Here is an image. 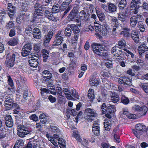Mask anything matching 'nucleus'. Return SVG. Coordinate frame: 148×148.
Segmentation results:
<instances>
[{
    "label": "nucleus",
    "mask_w": 148,
    "mask_h": 148,
    "mask_svg": "<svg viewBox=\"0 0 148 148\" xmlns=\"http://www.w3.org/2000/svg\"><path fill=\"white\" fill-rule=\"evenodd\" d=\"M17 134L18 136L21 137H24L25 135L30 133L32 130L30 128L25 127L22 125H18L17 128Z\"/></svg>",
    "instance_id": "423d86ee"
},
{
    "label": "nucleus",
    "mask_w": 148,
    "mask_h": 148,
    "mask_svg": "<svg viewBox=\"0 0 148 148\" xmlns=\"http://www.w3.org/2000/svg\"><path fill=\"white\" fill-rule=\"evenodd\" d=\"M140 8L144 11L148 10V4L145 1H144L143 3L142 6L140 5Z\"/></svg>",
    "instance_id": "052dcab7"
},
{
    "label": "nucleus",
    "mask_w": 148,
    "mask_h": 148,
    "mask_svg": "<svg viewBox=\"0 0 148 148\" xmlns=\"http://www.w3.org/2000/svg\"><path fill=\"white\" fill-rule=\"evenodd\" d=\"M70 95L72 97L71 99L73 97L77 99H79V96L78 93L74 88L71 89Z\"/></svg>",
    "instance_id": "4c0bfd02"
},
{
    "label": "nucleus",
    "mask_w": 148,
    "mask_h": 148,
    "mask_svg": "<svg viewBox=\"0 0 148 148\" xmlns=\"http://www.w3.org/2000/svg\"><path fill=\"white\" fill-rule=\"evenodd\" d=\"M110 97L112 101L114 103H117L120 100V97L118 94L115 92H112Z\"/></svg>",
    "instance_id": "a878e982"
},
{
    "label": "nucleus",
    "mask_w": 148,
    "mask_h": 148,
    "mask_svg": "<svg viewBox=\"0 0 148 148\" xmlns=\"http://www.w3.org/2000/svg\"><path fill=\"white\" fill-rule=\"evenodd\" d=\"M91 47L95 53L98 55L106 57L108 55V52H106V50L105 45L94 43L92 44Z\"/></svg>",
    "instance_id": "f03ea898"
},
{
    "label": "nucleus",
    "mask_w": 148,
    "mask_h": 148,
    "mask_svg": "<svg viewBox=\"0 0 148 148\" xmlns=\"http://www.w3.org/2000/svg\"><path fill=\"white\" fill-rule=\"evenodd\" d=\"M101 109L103 114L108 112L111 115H114V113L115 107L114 105L108 104L107 106L106 103H103L101 105Z\"/></svg>",
    "instance_id": "1a4fd4ad"
},
{
    "label": "nucleus",
    "mask_w": 148,
    "mask_h": 148,
    "mask_svg": "<svg viewBox=\"0 0 148 148\" xmlns=\"http://www.w3.org/2000/svg\"><path fill=\"white\" fill-rule=\"evenodd\" d=\"M141 109L139 112L137 113V116L139 117L145 115L148 111V108L145 106H142Z\"/></svg>",
    "instance_id": "bb28decb"
},
{
    "label": "nucleus",
    "mask_w": 148,
    "mask_h": 148,
    "mask_svg": "<svg viewBox=\"0 0 148 148\" xmlns=\"http://www.w3.org/2000/svg\"><path fill=\"white\" fill-rule=\"evenodd\" d=\"M63 92L67 99H71L72 97L70 95L71 90L67 88H64L63 89Z\"/></svg>",
    "instance_id": "58836bf2"
},
{
    "label": "nucleus",
    "mask_w": 148,
    "mask_h": 148,
    "mask_svg": "<svg viewBox=\"0 0 148 148\" xmlns=\"http://www.w3.org/2000/svg\"><path fill=\"white\" fill-rule=\"evenodd\" d=\"M15 145H16V146H18L19 147L22 148V147L24 145L23 141L22 140H17Z\"/></svg>",
    "instance_id": "bf43d9fd"
},
{
    "label": "nucleus",
    "mask_w": 148,
    "mask_h": 148,
    "mask_svg": "<svg viewBox=\"0 0 148 148\" xmlns=\"http://www.w3.org/2000/svg\"><path fill=\"white\" fill-rule=\"evenodd\" d=\"M141 3L140 0H132L130 3V10L129 12L132 15L137 14L140 8Z\"/></svg>",
    "instance_id": "20e7f679"
},
{
    "label": "nucleus",
    "mask_w": 148,
    "mask_h": 148,
    "mask_svg": "<svg viewBox=\"0 0 148 148\" xmlns=\"http://www.w3.org/2000/svg\"><path fill=\"white\" fill-rule=\"evenodd\" d=\"M111 21L112 23L115 24V25H119L118 19L116 17L110 16Z\"/></svg>",
    "instance_id": "4d7b16f0"
},
{
    "label": "nucleus",
    "mask_w": 148,
    "mask_h": 148,
    "mask_svg": "<svg viewBox=\"0 0 148 148\" xmlns=\"http://www.w3.org/2000/svg\"><path fill=\"white\" fill-rule=\"evenodd\" d=\"M39 119L40 122L45 124L47 122V119L46 115L44 114H41L39 116Z\"/></svg>",
    "instance_id": "a18cd8bd"
},
{
    "label": "nucleus",
    "mask_w": 148,
    "mask_h": 148,
    "mask_svg": "<svg viewBox=\"0 0 148 148\" xmlns=\"http://www.w3.org/2000/svg\"><path fill=\"white\" fill-rule=\"evenodd\" d=\"M53 35V32L52 31L49 32L45 36L44 44L45 45H47L50 41Z\"/></svg>",
    "instance_id": "5701e85b"
},
{
    "label": "nucleus",
    "mask_w": 148,
    "mask_h": 148,
    "mask_svg": "<svg viewBox=\"0 0 148 148\" xmlns=\"http://www.w3.org/2000/svg\"><path fill=\"white\" fill-rule=\"evenodd\" d=\"M123 30L121 32L120 34L123 35L124 37H129L130 35L129 32L130 29L128 28L125 27L123 29Z\"/></svg>",
    "instance_id": "c9c22d12"
},
{
    "label": "nucleus",
    "mask_w": 148,
    "mask_h": 148,
    "mask_svg": "<svg viewBox=\"0 0 148 148\" xmlns=\"http://www.w3.org/2000/svg\"><path fill=\"white\" fill-rule=\"evenodd\" d=\"M131 36L132 38L135 42L137 43L139 42L140 38L138 36V32L136 31H132V32Z\"/></svg>",
    "instance_id": "cd10ccee"
},
{
    "label": "nucleus",
    "mask_w": 148,
    "mask_h": 148,
    "mask_svg": "<svg viewBox=\"0 0 148 148\" xmlns=\"http://www.w3.org/2000/svg\"><path fill=\"white\" fill-rule=\"evenodd\" d=\"M105 121L103 124L105 130L107 131H110L111 129L112 122L110 120H108V119H106Z\"/></svg>",
    "instance_id": "b1692460"
},
{
    "label": "nucleus",
    "mask_w": 148,
    "mask_h": 148,
    "mask_svg": "<svg viewBox=\"0 0 148 148\" xmlns=\"http://www.w3.org/2000/svg\"><path fill=\"white\" fill-rule=\"evenodd\" d=\"M94 93V90L92 89H89L88 91L87 96L88 98L90 99L91 102H92L95 98V96Z\"/></svg>",
    "instance_id": "e433bc0d"
},
{
    "label": "nucleus",
    "mask_w": 148,
    "mask_h": 148,
    "mask_svg": "<svg viewBox=\"0 0 148 148\" xmlns=\"http://www.w3.org/2000/svg\"><path fill=\"white\" fill-rule=\"evenodd\" d=\"M52 76H43L42 79V82L45 83L48 82L51 79Z\"/></svg>",
    "instance_id": "864d4df0"
},
{
    "label": "nucleus",
    "mask_w": 148,
    "mask_h": 148,
    "mask_svg": "<svg viewBox=\"0 0 148 148\" xmlns=\"http://www.w3.org/2000/svg\"><path fill=\"white\" fill-rule=\"evenodd\" d=\"M83 0H76L75 3L74 7L79 9L80 6L82 4Z\"/></svg>",
    "instance_id": "603ef678"
},
{
    "label": "nucleus",
    "mask_w": 148,
    "mask_h": 148,
    "mask_svg": "<svg viewBox=\"0 0 148 148\" xmlns=\"http://www.w3.org/2000/svg\"><path fill=\"white\" fill-rule=\"evenodd\" d=\"M118 45L121 48H123L125 46V42L124 40H120L118 42Z\"/></svg>",
    "instance_id": "69168bd1"
},
{
    "label": "nucleus",
    "mask_w": 148,
    "mask_h": 148,
    "mask_svg": "<svg viewBox=\"0 0 148 148\" xmlns=\"http://www.w3.org/2000/svg\"><path fill=\"white\" fill-rule=\"evenodd\" d=\"M58 143L60 148H66V144L64 139L61 138L58 139Z\"/></svg>",
    "instance_id": "37998d69"
},
{
    "label": "nucleus",
    "mask_w": 148,
    "mask_h": 148,
    "mask_svg": "<svg viewBox=\"0 0 148 148\" xmlns=\"http://www.w3.org/2000/svg\"><path fill=\"white\" fill-rule=\"evenodd\" d=\"M50 129L51 131L53 133L59 134L60 133L59 129L56 126L52 125L50 126Z\"/></svg>",
    "instance_id": "8fccbe9b"
},
{
    "label": "nucleus",
    "mask_w": 148,
    "mask_h": 148,
    "mask_svg": "<svg viewBox=\"0 0 148 148\" xmlns=\"http://www.w3.org/2000/svg\"><path fill=\"white\" fill-rule=\"evenodd\" d=\"M5 27L7 29H13L14 28V24L13 21H10L8 23H7Z\"/></svg>",
    "instance_id": "49530a36"
},
{
    "label": "nucleus",
    "mask_w": 148,
    "mask_h": 148,
    "mask_svg": "<svg viewBox=\"0 0 148 148\" xmlns=\"http://www.w3.org/2000/svg\"><path fill=\"white\" fill-rule=\"evenodd\" d=\"M33 37L35 38L40 39L41 37V32L38 28L35 27L33 31Z\"/></svg>",
    "instance_id": "393cba45"
},
{
    "label": "nucleus",
    "mask_w": 148,
    "mask_h": 148,
    "mask_svg": "<svg viewBox=\"0 0 148 148\" xmlns=\"http://www.w3.org/2000/svg\"><path fill=\"white\" fill-rule=\"evenodd\" d=\"M28 6L27 4L25 2H23L21 6V11H26L28 9Z\"/></svg>",
    "instance_id": "5fc2aeb1"
},
{
    "label": "nucleus",
    "mask_w": 148,
    "mask_h": 148,
    "mask_svg": "<svg viewBox=\"0 0 148 148\" xmlns=\"http://www.w3.org/2000/svg\"><path fill=\"white\" fill-rule=\"evenodd\" d=\"M24 18L23 15H18L16 18L17 23L19 24H21L22 23V20L24 19Z\"/></svg>",
    "instance_id": "e2e57ef3"
},
{
    "label": "nucleus",
    "mask_w": 148,
    "mask_h": 148,
    "mask_svg": "<svg viewBox=\"0 0 148 148\" xmlns=\"http://www.w3.org/2000/svg\"><path fill=\"white\" fill-rule=\"evenodd\" d=\"M108 12L110 13H113L116 10V5L112 3H110L108 5Z\"/></svg>",
    "instance_id": "72a5a7b5"
},
{
    "label": "nucleus",
    "mask_w": 148,
    "mask_h": 148,
    "mask_svg": "<svg viewBox=\"0 0 148 148\" xmlns=\"http://www.w3.org/2000/svg\"><path fill=\"white\" fill-rule=\"evenodd\" d=\"M111 53L113 55L116 56H119L121 54L127 56L126 53L121 50V48L118 46L116 45L113 47L111 49Z\"/></svg>",
    "instance_id": "f8f14e48"
},
{
    "label": "nucleus",
    "mask_w": 148,
    "mask_h": 148,
    "mask_svg": "<svg viewBox=\"0 0 148 148\" xmlns=\"http://www.w3.org/2000/svg\"><path fill=\"white\" fill-rule=\"evenodd\" d=\"M84 113L85 119L88 122L92 121L95 117L97 115L96 111L90 108L86 109L84 111Z\"/></svg>",
    "instance_id": "39448f33"
},
{
    "label": "nucleus",
    "mask_w": 148,
    "mask_h": 148,
    "mask_svg": "<svg viewBox=\"0 0 148 148\" xmlns=\"http://www.w3.org/2000/svg\"><path fill=\"white\" fill-rule=\"evenodd\" d=\"M70 27L73 31L74 34L79 33L80 30L77 25L74 24H72L70 25Z\"/></svg>",
    "instance_id": "a19ab883"
},
{
    "label": "nucleus",
    "mask_w": 148,
    "mask_h": 148,
    "mask_svg": "<svg viewBox=\"0 0 148 148\" xmlns=\"http://www.w3.org/2000/svg\"><path fill=\"white\" fill-rule=\"evenodd\" d=\"M102 24V23H100L99 24L100 25L99 26H92V29H95L96 33H95V34L96 36H98L99 38H102V36L100 34V31L102 27L101 25Z\"/></svg>",
    "instance_id": "c756f323"
},
{
    "label": "nucleus",
    "mask_w": 148,
    "mask_h": 148,
    "mask_svg": "<svg viewBox=\"0 0 148 148\" xmlns=\"http://www.w3.org/2000/svg\"><path fill=\"white\" fill-rule=\"evenodd\" d=\"M38 58L36 57V58H34V56H31V57L29 58L28 60L29 65L30 66L34 68H36L38 64Z\"/></svg>",
    "instance_id": "f3484780"
},
{
    "label": "nucleus",
    "mask_w": 148,
    "mask_h": 148,
    "mask_svg": "<svg viewBox=\"0 0 148 148\" xmlns=\"http://www.w3.org/2000/svg\"><path fill=\"white\" fill-rule=\"evenodd\" d=\"M137 23V17L135 16H132L130 20V24L131 26L133 27H134Z\"/></svg>",
    "instance_id": "473e14b6"
},
{
    "label": "nucleus",
    "mask_w": 148,
    "mask_h": 148,
    "mask_svg": "<svg viewBox=\"0 0 148 148\" xmlns=\"http://www.w3.org/2000/svg\"><path fill=\"white\" fill-rule=\"evenodd\" d=\"M42 57L43 58V61L46 62H47L48 59L49 57V52L46 49H43L42 50Z\"/></svg>",
    "instance_id": "2f4dec72"
},
{
    "label": "nucleus",
    "mask_w": 148,
    "mask_h": 148,
    "mask_svg": "<svg viewBox=\"0 0 148 148\" xmlns=\"http://www.w3.org/2000/svg\"><path fill=\"white\" fill-rule=\"evenodd\" d=\"M21 56L23 57H25L28 56L30 53L28 51L22 48L21 52Z\"/></svg>",
    "instance_id": "0e129e2a"
},
{
    "label": "nucleus",
    "mask_w": 148,
    "mask_h": 148,
    "mask_svg": "<svg viewBox=\"0 0 148 148\" xmlns=\"http://www.w3.org/2000/svg\"><path fill=\"white\" fill-rule=\"evenodd\" d=\"M96 12L98 18H99V21L101 22L102 23H106L105 20V16L104 13L100 10H99V8L97 9L96 8Z\"/></svg>",
    "instance_id": "412c9836"
},
{
    "label": "nucleus",
    "mask_w": 148,
    "mask_h": 148,
    "mask_svg": "<svg viewBox=\"0 0 148 148\" xmlns=\"http://www.w3.org/2000/svg\"><path fill=\"white\" fill-rule=\"evenodd\" d=\"M120 100L121 103L124 105H127L130 102V100L128 98L124 95L121 96L120 98Z\"/></svg>",
    "instance_id": "79ce46f5"
},
{
    "label": "nucleus",
    "mask_w": 148,
    "mask_h": 148,
    "mask_svg": "<svg viewBox=\"0 0 148 148\" xmlns=\"http://www.w3.org/2000/svg\"><path fill=\"white\" fill-rule=\"evenodd\" d=\"M18 38L17 37H15L11 38L8 42V44L9 46H15L18 43Z\"/></svg>",
    "instance_id": "7c9ffc66"
},
{
    "label": "nucleus",
    "mask_w": 148,
    "mask_h": 148,
    "mask_svg": "<svg viewBox=\"0 0 148 148\" xmlns=\"http://www.w3.org/2000/svg\"><path fill=\"white\" fill-rule=\"evenodd\" d=\"M5 109L7 110H10L12 108H18V104L14 102V101L10 102L9 101L5 100Z\"/></svg>",
    "instance_id": "2eb2a0df"
},
{
    "label": "nucleus",
    "mask_w": 148,
    "mask_h": 148,
    "mask_svg": "<svg viewBox=\"0 0 148 148\" xmlns=\"http://www.w3.org/2000/svg\"><path fill=\"white\" fill-rule=\"evenodd\" d=\"M131 82L132 80L130 77L125 76L121 77L118 80L119 83L124 86L127 85L130 86L131 85Z\"/></svg>",
    "instance_id": "ddd939ff"
},
{
    "label": "nucleus",
    "mask_w": 148,
    "mask_h": 148,
    "mask_svg": "<svg viewBox=\"0 0 148 148\" xmlns=\"http://www.w3.org/2000/svg\"><path fill=\"white\" fill-rule=\"evenodd\" d=\"M142 107L138 105H134L132 108L133 110L136 112V114L138 113L139 112V111L141 109Z\"/></svg>",
    "instance_id": "6e6d98bb"
},
{
    "label": "nucleus",
    "mask_w": 148,
    "mask_h": 148,
    "mask_svg": "<svg viewBox=\"0 0 148 148\" xmlns=\"http://www.w3.org/2000/svg\"><path fill=\"white\" fill-rule=\"evenodd\" d=\"M34 49L37 53L39 52L40 50V45L38 44H35Z\"/></svg>",
    "instance_id": "338daca9"
},
{
    "label": "nucleus",
    "mask_w": 148,
    "mask_h": 148,
    "mask_svg": "<svg viewBox=\"0 0 148 148\" xmlns=\"http://www.w3.org/2000/svg\"><path fill=\"white\" fill-rule=\"evenodd\" d=\"M141 88L146 93L148 94V83L142 85Z\"/></svg>",
    "instance_id": "680f3d73"
},
{
    "label": "nucleus",
    "mask_w": 148,
    "mask_h": 148,
    "mask_svg": "<svg viewBox=\"0 0 148 148\" xmlns=\"http://www.w3.org/2000/svg\"><path fill=\"white\" fill-rule=\"evenodd\" d=\"M7 11H9L12 14H14L15 12L16 7L14 6L11 3H8L7 4Z\"/></svg>",
    "instance_id": "f704fd0d"
},
{
    "label": "nucleus",
    "mask_w": 148,
    "mask_h": 148,
    "mask_svg": "<svg viewBox=\"0 0 148 148\" xmlns=\"http://www.w3.org/2000/svg\"><path fill=\"white\" fill-rule=\"evenodd\" d=\"M34 8L35 11L33 16V22L36 21V19H38L39 16H42L44 10H46L43 5L38 3L35 4Z\"/></svg>",
    "instance_id": "7ed1b4c3"
},
{
    "label": "nucleus",
    "mask_w": 148,
    "mask_h": 148,
    "mask_svg": "<svg viewBox=\"0 0 148 148\" xmlns=\"http://www.w3.org/2000/svg\"><path fill=\"white\" fill-rule=\"evenodd\" d=\"M7 82L8 84L10 87H12L14 86V83L10 75H8L7 76Z\"/></svg>",
    "instance_id": "09e8293b"
},
{
    "label": "nucleus",
    "mask_w": 148,
    "mask_h": 148,
    "mask_svg": "<svg viewBox=\"0 0 148 148\" xmlns=\"http://www.w3.org/2000/svg\"><path fill=\"white\" fill-rule=\"evenodd\" d=\"M23 49H28L30 51H31L32 49V46L30 43H27L25 44L23 47Z\"/></svg>",
    "instance_id": "774afa93"
},
{
    "label": "nucleus",
    "mask_w": 148,
    "mask_h": 148,
    "mask_svg": "<svg viewBox=\"0 0 148 148\" xmlns=\"http://www.w3.org/2000/svg\"><path fill=\"white\" fill-rule=\"evenodd\" d=\"M5 123L8 127H11L13 125V120L10 115H6L5 117Z\"/></svg>",
    "instance_id": "6ab92c4d"
},
{
    "label": "nucleus",
    "mask_w": 148,
    "mask_h": 148,
    "mask_svg": "<svg viewBox=\"0 0 148 148\" xmlns=\"http://www.w3.org/2000/svg\"><path fill=\"white\" fill-rule=\"evenodd\" d=\"M72 33L71 30L69 27L66 28L64 32L65 36L66 37H69L71 35Z\"/></svg>",
    "instance_id": "3c124183"
},
{
    "label": "nucleus",
    "mask_w": 148,
    "mask_h": 148,
    "mask_svg": "<svg viewBox=\"0 0 148 148\" xmlns=\"http://www.w3.org/2000/svg\"><path fill=\"white\" fill-rule=\"evenodd\" d=\"M135 127V129H133L132 132L138 138H139L140 135L142 134L143 132L146 131V127L142 124L140 123L136 124Z\"/></svg>",
    "instance_id": "0eeeda50"
},
{
    "label": "nucleus",
    "mask_w": 148,
    "mask_h": 148,
    "mask_svg": "<svg viewBox=\"0 0 148 148\" xmlns=\"http://www.w3.org/2000/svg\"><path fill=\"white\" fill-rule=\"evenodd\" d=\"M79 9L75 7H73L67 16L69 20H74L77 23H80L82 20L85 22H88L90 20V15L89 13H86L85 10H82L79 12Z\"/></svg>",
    "instance_id": "f257e3e1"
},
{
    "label": "nucleus",
    "mask_w": 148,
    "mask_h": 148,
    "mask_svg": "<svg viewBox=\"0 0 148 148\" xmlns=\"http://www.w3.org/2000/svg\"><path fill=\"white\" fill-rule=\"evenodd\" d=\"M73 0H64V1L62 2L61 5L62 8L63 7L64 9H66L69 5L71 2Z\"/></svg>",
    "instance_id": "de8ad7c7"
},
{
    "label": "nucleus",
    "mask_w": 148,
    "mask_h": 148,
    "mask_svg": "<svg viewBox=\"0 0 148 148\" xmlns=\"http://www.w3.org/2000/svg\"><path fill=\"white\" fill-rule=\"evenodd\" d=\"M64 36L62 30H58L55 35V40L53 43L52 46L56 47L60 45L63 41Z\"/></svg>",
    "instance_id": "6e6552de"
},
{
    "label": "nucleus",
    "mask_w": 148,
    "mask_h": 148,
    "mask_svg": "<svg viewBox=\"0 0 148 148\" xmlns=\"http://www.w3.org/2000/svg\"><path fill=\"white\" fill-rule=\"evenodd\" d=\"M129 11V9L126 8L123 10L122 13L118 14V19L122 22H125L126 20L129 18L130 16L132 15Z\"/></svg>",
    "instance_id": "9d476101"
},
{
    "label": "nucleus",
    "mask_w": 148,
    "mask_h": 148,
    "mask_svg": "<svg viewBox=\"0 0 148 148\" xmlns=\"http://www.w3.org/2000/svg\"><path fill=\"white\" fill-rule=\"evenodd\" d=\"M97 123H94L92 126V131L94 134L96 136H98L100 134V126Z\"/></svg>",
    "instance_id": "4be33fe9"
},
{
    "label": "nucleus",
    "mask_w": 148,
    "mask_h": 148,
    "mask_svg": "<svg viewBox=\"0 0 148 148\" xmlns=\"http://www.w3.org/2000/svg\"><path fill=\"white\" fill-rule=\"evenodd\" d=\"M138 28L141 32H144L145 30V24L142 21H139L138 23Z\"/></svg>",
    "instance_id": "ea45409f"
},
{
    "label": "nucleus",
    "mask_w": 148,
    "mask_h": 148,
    "mask_svg": "<svg viewBox=\"0 0 148 148\" xmlns=\"http://www.w3.org/2000/svg\"><path fill=\"white\" fill-rule=\"evenodd\" d=\"M102 27L100 31V34H101L103 36H106L109 33V28L108 25L106 23H102L101 25Z\"/></svg>",
    "instance_id": "a211bd4d"
},
{
    "label": "nucleus",
    "mask_w": 148,
    "mask_h": 148,
    "mask_svg": "<svg viewBox=\"0 0 148 148\" xmlns=\"http://www.w3.org/2000/svg\"><path fill=\"white\" fill-rule=\"evenodd\" d=\"M0 130V138H3L8 136L9 132L6 131L5 126H3L2 128Z\"/></svg>",
    "instance_id": "c85d7f7f"
},
{
    "label": "nucleus",
    "mask_w": 148,
    "mask_h": 148,
    "mask_svg": "<svg viewBox=\"0 0 148 148\" xmlns=\"http://www.w3.org/2000/svg\"><path fill=\"white\" fill-rule=\"evenodd\" d=\"M57 5H53L52 8V13L55 14L59 12L60 11V6L58 4Z\"/></svg>",
    "instance_id": "c03bdc74"
},
{
    "label": "nucleus",
    "mask_w": 148,
    "mask_h": 148,
    "mask_svg": "<svg viewBox=\"0 0 148 148\" xmlns=\"http://www.w3.org/2000/svg\"><path fill=\"white\" fill-rule=\"evenodd\" d=\"M140 57H143L145 53V52L148 51V47L145 43L141 44L138 48Z\"/></svg>",
    "instance_id": "4468645a"
},
{
    "label": "nucleus",
    "mask_w": 148,
    "mask_h": 148,
    "mask_svg": "<svg viewBox=\"0 0 148 148\" xmlns=\"http://www.w3.org/2000/svg\"><path fill=\"white\" fill-rule=\"evenodd\" d=\"M16 56L15 53H13L10 58L7 57L5 64L6 66L10 68L13 66L14 64Z\"/></svg>",
    "instance_id": "9b49d317"
},
{
    "label": "nucleus",
    "mask_w": 148,
    "mask_h": 148,
    "mask_svg": "<svg viewBox=\"0 0 148 148\" xmlns=\"http://www.w3.org/2000/svg\"><path fill=\"white\" fill-rule=\"evenodd\" d=\"M44 14L45 16L47 17L50 21H56L57 19L56 17L53 16L52 14H51V12L46 10H44L43 11V14Z\"/></svg>",
    "instance_id": "aec40b11"
},
{
    "label": "nucleus",
    "mask_w": 148,
    "mask_h": 148,
    "mask_svg": "<svg viewBox=\"0 0 148 148\" xmlns=\"http://www.w3.org/2000/svg\"><path fill=\"white\" fill-rule=\"evenodd\" d=\"M97 75V73L94 72L90 79V83L92 86H97L99 84V79L96 78Z\"/></svg>",
    "instance_id": "dca6fc26"
},
{
    "label": "nucleus",
    "mask_w": 148,
    "mask_h": 148,
    "mask_svg": "<svg viewBox=\"0 0 148 148\" xmlns=\"http://www.w3.org/2000/svg\"><path fill=\"white\" fill-rule=\"evenodd\" d=\"M123 50L126 52H125V53H126V54H125L127 55V56H130L132 59L134 58V55L133 53L129 51L126 49L124 48L123 49Z\"/></svg>",
    "instance_id": "13d9d810"
}]
</instances>
